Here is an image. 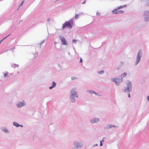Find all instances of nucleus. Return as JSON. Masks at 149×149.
Masks as SVG:
<instances>
[{
  "instance_id": "nucleus-23",
  "label": "nucleus",
  "mask_w": 149,
  "mask_h": 149,
  "mask_svg": "<svg viewBox=\"0 0 149 149\" xmlns=\"http://www.w3.org/2000/svg\"><path fill=\"white\" fill-rule=\"evenodd\" d=\"M50 20V18H47V20L48 21H49Z\"/></svg>"
},
{
  "instance_id": "nucleus-22",
  "label": "nucleus",
  "mask_w": 149,
  "mask_h": 149,
  "mask_svg": "<svg viewBox=\"0 0 149 149\" xmlns=\"http://www.w3.org/2000/svg\"><path fill=\"white\" fill-rule=\"evenodd\" d=\"M100 146H102V141H100Z\"/></svg>"
},
{
  "instance_id": "nucleus-7",
  "label": "nucleus",
  "mask_w": 149,
  "mask_h": 149,
  "mask_svg": "<svg viewBox=\"0 0 149 149\" xmlns=\"http://www.w3.org/2000/svg\"><path fill=\"white\" fill-rule=\"evenodd\" d=\"M61 40L63 45H66L67 44L66 41L65 39L63 37H62L61 38Z\"/></svg>"
},
{
  "instance_id": "nucleus-33",
  "label": "nucleus",
  "mask_w": 149,
  "mask_h": 149,
  "mask_svg": "<svg viewBox=\"0 0 149 149\" xmlns=\"http://www.w3.org/2000/svg\"><path fill=\"white\" fill-rule=\"evenodd\" d=\"M149 4H148V6H149Z\"/></svg>"
},
{
  "instance_id": "nucleus-16",
  "label": "nucleus",
  "mask_w": 149,
  "mask_h": 149,
  "mask_svg": "<svg viewBox=\"0 0 149 149\" xmlns=\"http://www.w3.org/2000/svg\"><path fill=\"white\" fill-rule=\"evenodd\" d=\"M77 40L75 39H73L72 40V42L74 43H76Z\"/></svg>"
},
{
  "instance_id": "nucleus-32",
  "label": "nucleus",
  "mask_w": 149,
  "mask_h": 149,
  "mask_svg": "<svg viewBox=\"0 0 149 149\" xmlns=\"http://www.w3.org/2000/svg\"><path fill=\"white\" fill-rule=\"evenodd\" d=\"M6 37H7V36H6V37H5V38H6Z\"/></svg>"
},
{
  "instance_id": "nucleus-18",
  "label": "nucleus",
  "mask_w": 149,
  "mask_h": 149,
  "mask_svg": "<svg viewBox=\"0 0 149 149\" xmlns=\"http://www.w3.org/2000/svg\"><path fill=\"white\" fill-rule=\"evenodd\" d=\"M24 0L22 1V2H21V4H20V6H22V5L23 4V3L24 2Z\"/></svg>"
},
{
  "instance_id": "nucleus-15",
  "label": "nucleus",
  "mask_w": 149,
  "mask_h": 149,
  "mask_svg": "<svg viewBox=\"0 0 149 149\" xmlns=\"http://www.w3.org/2000/svg\"><path fill=\"white\" fill-rule=\"evenodd\" d=\"M79 15L78 14H76L75 16V17L76 19H77L79 17Z\"/></svg>"
},
{
  "instance_id": "nucleus-24",
  "label": "nucleus",
  "mask_w": 149,
  "mask_h": 149,
  "mask_svg": "<svg viewBox=\"0 0 149 149\" xmlns=\"http://www.w3.org/2000/svg\"><path fill=\"white\" fill-rule=\"evenodd\" d=\"M86 1H84L82 3V4H84L86 3Z\"/></svg>"
},
{
  "instance_id": "nucleus-1",
  "label": "nucleus",
  "mask_w": 149,
  "mask_h": 149,
  "mask_svg": "<svg viewBox=\"0 0 149 149\" xmlns=\"http://www.w3.org/2000/svg\"><path fill=\"white\" fill-rule=\"evenodd\" d=\"M70 21V22L68 21H66L63 24V29H65L66 27L71 28H72L73 22L72 21Z\"/></svg>"
},
{
  "instance_id": "nucleus-11",
  "label": "nucleus",
  "mask_w": 149,
  "mask_h": 149,
  "mask_svg": "<svg viewBox=\"0 0 149 149\" xmlns=\"http://www.w3.org/2000/svg\"><path fill=\"white\" fill-rule=\"evenodd\" d=\"M126 7V5H124L123 6H119L118 7H117V9L118 10H119V9H120L123 7Z\"/></svg>"
},
{
  "instance_id": "nucleus-2",
  "label": "nucleus",
  "mask_w": 149,
  "mask_h": 149,
  "mask_svg": "<svg viewBox=\"0 0 149 149\" xmlns=\"http://www.w3.org/2000/svg\"><path fill=\"white\" fill-rule=\"evenodd\" d=\"M71 94L70 98L71 99V101L74 102V98H75L76 95V93L74 89H72L71 90Z\"/></svg>"
},
{
  "instance_id": "nucleus-5",
  "label": "nucleus",
  "mask_w": 149,
  "mask_h": 149,
  "mask_svg": "<svg viewBox=\"0 0 149 149\" xmlns=\"http://www.w3.org/2000/svg\"><path fill=\"white\" fill-rule=\"evenodd\" d=\"M118 9L114 10L112 11V12L114 14L122 13H124V11L122 10H118Z\"/></svg>"
},
{
  "instance_id": "nucleus-26",
  "label": "nucleus",
  "mask_w": 149,
  "mask_h": 149,
  "mask_svg": "<svg viewBox=\"0 0 149 149\" xmlns=\"http://www.w3.org/2000/svg\"><path fill=\"white\" fill-rule=\"evenodd\" d=\"M147 100L148 101H149V96L147 97Z\"/></svg>"
},
{
  "instance_id": "nucleus-29",
  "label": "nucleus",
  "mask_w": 149,
  "mask_h": 149,
  "mask_svg": "<svg viewBox=\"0 0 149 149\" xmlns=\"http://www.w3.org/2000/svg\"><path fill=\"white\" fill-rule=\"evenodd\" d=\"M20 126H21V127H23V126H22V125H20Z\"/></svg>"
},
{
  "instance_id": "nucleus-21",
  "label": "nucleus",
  "mask_w": 149,
  "mask_h": 149,
  "mask_svg": "<svg viewBox=\"0 0 149 149\" xmlns=\"http://www.w3.org/2000/svg\"><path fill=\"white\" fill-rule=\"evenodd\" d=\"M82 59L81 58L80 59V62L82 63Z\"/></svg>"
},
{
  "instance_id": "nucleus-28",
  "label": "nucleus",
  "mask_w": 149,
  "mask_h": 149,
  "mask_svg": "<svg viewBox=\"0 0 149 149\" xmlns=\"http://www.w3.org/2000/svg\"><path fill=\"white\" fill-rule=\"evenodd\" d=\"M6 75H7V74H4V77H5L6 76Z\"/></svg>"
},
{
  "instance_id": "nucleus-17",
  "label": "nucleus",
  "mask_w": 149,
  "mask_h": 149,
  "mask_svg": "<svg viewBox=\"0 0 149 149\" xmlns=\"http://www.w3.org/2000/svg\"><path fill=\"white\" fill-rule=\"evenodd\" d=\"M3 131L4 132H6V133L7 132H8V130L7 129H3Z\"/></svg>"
},
{
  "instance_id": "nucleus-31",
  "label": "nucleus",
  "mask_w": 149,
  "mask_h": 149,
  "mask_svg": "<svg viewBox=\"0 0 149 149\" xmlns=\"http://www.w3.org/2000/svg\"><path fill=\"white\" fill-rule=\"evenodd\" d=\"M6 37H7V36H6V37H5V38H6Z\"/></svg>"
},
{
  "instance_id": "nucleus-30",
  "label": "nucleus",
  "mask_w": 149,
  "mask_h": 149,
  "mask_svg": "<svg viewBox=\"0 0 149 149\" xmlns=\"http://www.w3.org/2000/svg\"><path fill=\"white\" fill-rule=\"evenodd\" d=\"M6 37H7V36H6V37H5V38H6Z\"/></svg>"
},
{
  "instance_id": "nucleus-6",
  "label": "nucleus",
  "mask_w": 149,
  "mask_h": 149,
  "mask_svg": "<svg viewBox=\"0 0 149 149\" xmlns=\"http://www.w3.org/2000/svg\"><path fill=\"white\" fill-rule=\"evenodd\" d=\"M25 104V103L24 101H23L22 102H19L17 104V106L18 107H20Z\"/></svg>"
},
{
  "instance_id": "nucleus-20",
  "label": "nucleus",
  "mask_w": 149,
  "mask_h": 149,
  "mask_svg": "<svg viewBox=\"0 0 149 149\" xmlns=\"http://www.w3.org/2000/svg\"><path fill=\"white\" fill-rule=\"evenodd\" d=\"M71 79L72 80H74L76 79V78L75 77H72Z\"/></svg>"
},
{
  "instance_id": "nucleus-25",
  "label": "nucleus",
  "mask_w": 149,
  "mask_h": 149,
  "mask_svg": "<svg viewBox=\"0 0 149 149\" xmlns=\"http://www.w3.org/2000/svg\"><path fill=\"white\" fill-rule=\"evenodd\" d=\"M128 96L129 97H130V93H129L128 94Z\"/></svg>"
},
{
  "instance_id": "nucleus-10",
  "label": "nucleus",
  "mask_w": 149,
  "mask_h": 149,
  "mask_svg": "<svg viewBox=\"0 0 149 149\" xmlns=\"http://www.w3.org/2000/svg\"><path fill=\"white\" fill-rule=\"evenodd\" d=\"M13 124L16 127H18L20 126V125L18 124L16 122H14L13 123Z\"/></svg>"
},
{
  "instance_id": "nucleus-9",
  "label": "nucleus",
  "mask_w": 149,
  "mask_h": 149,
  "mask_svg": "<svg viewBox=\"0 0 149 149\" xmlns=\"http://www.w3.org/2000/svg\"><path fill=\"white\" fill-rule=\"evenodd\" d=\"M99 120L98 118H95L93 120H92L91 122L92 123H94L97 122L99 121Z\"/></svg>"
},
{
  "instance_id": "nucleus-19",
  "label": "nucleus",
  "mask_w": 149,
  "mask_h": 149,
  "mask_svg": "<svg viewBox=\"0 0 149 149\" xmlns=\"http://www.w3.org/2000/svg\"><path fill=\"white\" fill-rule=\"evenodd\" d=\"M90 92L91 93H94V94H96V93H95V92H94L92 91H90Z\"/></svg>"
},
{
  "instance_id": "nucleus-4",
  "label": "nucleus",
  "mask_w": 149,
  "mask_h": 149,
  "mask_svg": "<svg viewBox=\"0 0 149 149\" xmlns=\"http://www.w3.org/2000/svg\"><path fill=\"white\" fill-rule=\"evenodd\" d=\"M142 55V52L141 51H139L138 52L136 61V64H137L140 61V58L141 57Z\"/></svg>"
},
{
  "instance_id": "nucleus-27",
  "label": "nucleus",
  "mask_w": 149,
  "mask_h": 149,
  "mask_svg": "<svg viewBox=\"0 0 149 149\" xmlns=\"http://www.w3.org/2000/svg\"><path fill=\"white\" fill-rule=\"evenodd\" d=\"M4 38L2 39L0 41V44L1 43V42H2V41L4 39Z\"/></svg>"
},
{
  "instance_id": "nucleus-14",
  "label": "nucleus",
  "mask_w": 149,
  "mask_h": 149,
  "mask_svg": "<svg viewBox=\"0 0 149 149\" xmlns=\"http://www.w3.org/2000/svg\"><path fill=\"white\" fill-rule=\"evenodd\" d=\"M112 80L113 81H115L117 85H118V83L116 81V79H114V78L112 79Z\"/></svg>"
},
{
  "instance_id": "nucleus-3",
  "label": "nucleus",
  "mask_w": 149,
  "mask_h": 149,
  "mask_svg": "<svg viewBox=\"0 0 149 149\" xmlns=\"http://www.w3.org/2000/svg\"><path fill=\"white\" fill-rule=\"evenodd\" d=\"M127 87L124 90V92H130L131 91V83L130 81H128L127 83Z\"/></svg>"
},
{
  "instance_id": "nucleus-34",
  "label": "nucleus",
  "mask_w": 149,
  "mask_h": 149,
  "mask_svg": "<svg viewBox=\"0 0 149 149\" xmlns=\"http://www.w3.org/2000/svg\"><path fill=\"white\" fill-rule=\"evenodd\" d=\"M148 14H149V13H148Z\"/></svg>"
},
{
  "instance_id": "nucleus-13",
  "label": "nucleus",
  "mask_w": 149,
  "mask_h": 149,
  "mask_svg": "<svg viewBox=\"0 0 149 149\" xmlns=\"http://www.w3.org/2000/svg\"><path fill=\"white\" fill-rule=\"evenodd\" d=\"M104 73V70H101L100 71H98V73L100 74H103Z\"/></svg>"
},
{
  "instance_id": "nucleus-12",
  "label": "nucleus",
  "mask_w": 149,
  "mask_h": 149,
  "mask_svg": "<svg viewBox=\"0 0 149 149\" xmlns=\"http://www.w3.org/2000/svg\"><path fill=\"white\" fill-rule=\"evenodd\" d=\"M127 75V73H124L123 74H122L121 75V78H123L125 77Z\"/></svg>"
},
{
  "instance_id": "nucleus-8",
  "label": "nucleus",
  "mask_w": 149,
  "mask_h": 149,
  "mask_svg": "<svg viewBox=\"0 0 149 149\" xmlns=\"http://www.w3.org/2000/svg\"><path fill=\"white\" fill-rule=\"evenodd\" d=\"M56 84L54 81H53L52 83V86L49 87V88L50 89H52L53 87H55L56 86Z\"/></svg>"
}]
</instances>
